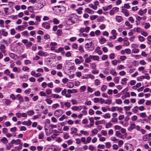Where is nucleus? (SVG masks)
<instances>
[{
  "label": "nucleus",
  "instance_id": "1",
  "mask_svg": "<svg viewBox=\"0 0 151 151\" xmlns=\"http://www.w3.org/2000/svg\"><path fill=\"white\" fill-rule=\"evenodd\" d=\"M85 47L88 50L92 51L94 48V46L92 42L87 43L85 45Z\"/></svg>",
  "mask_w": 151,
  "mask_h": 151
},
{
  "label": "nucleus",
  "instance_id": "2",
  "mask_svg": "<svg viewBox=\"0 0 151 151\" xmlns=\"http://www.w3.org/2000/svg\"><path fill=\"white\" fill-rule=\"evenodd\" d=\"M11 144H14L15 145H19L22 146V143L21 142V140L19 139H12L11 142Z\"/></svg>",
  "mask_w": 151,
  "mask_h": 151
},
{
  "label": "nucleus",
  "instance_id": "3",
  "mask_svg": "<svg viewBox=\"0 0 151 151\" xmlns=\"http://www.w3.org/2000/svg\"><path fill=\"white\" fill-rule=\"evenodd\" d=\"M63 112L62 110L59 109L55 110L54 112L55 116L59 117L62 115Z\"/></svg>",
  "mask_w": 151,
  "mask_h": 151
},
{
  "label": "nucleus",
  "instance_id": "4",
  "mask_svg": "<svg viewBox=\"0 0 151 151\" xmlns=\"http://www.w3.org/2000/svg\"><path fill=\"white\" fill-rule=\"evenodd\" d=\"M111 33L112 35L110 37V39L114 40L116 38V36L118 34L115 29L112 30Z\"/></svg>",
  "mask_w": 151,
  "mask_h": 151
},
{
  "label": "nucleus",
  "instance_id": "5",
  "mask_svg": "<svg viewBox=\"0 0 151 151\" xmlns=\"http://www.w3.org/2000/svg\"><path fill=\"white\" fill-rule=\"evenodd\" d=\"M15 115L18 118H20L21 117H27V114L24 113L17 112L15 114Z\"/></svg>",
  "mask_w": 151,
  "mask_h": 151
},
{
  "label": "nucleus",
  "instance_id": "6",
  "mask_svg": "<svg viewBox=\"0 0 151 151\" xmlns=\"http://www.w3.org/2000/svg\"><path fill=\"white\" fill-rule=\"evenodd\" d=\"M82 108V106H75L72 107L71 109L74 111H80Z\"/></svg>",
  "mask_w": 151,
  "mask_h": 151
},
{
  "label": "nucleus",
  "instance_id": "7",
  "mask_svg": "<svg viewBox=\"0 0 151 151\" xmlns=\"http://www.w3.org/2000/svg\"><path fill=\"white\" fill-rule=\"evenodd\" d=\"M136 127V125L134 122H131L130 123V126L128 128V130L130 132H132Z\"/></svg>",
  "mask_w": 151,
  "mask_h": 151
},
{
  "label": "nucleus",
  "instance_id": "8",
  "mask_svg": "<svg viewBox=\"0 0 151 151\" xmlns=\"http://www.w3.org/2000/svg\"><path fill=\"white\" fill-rule=\"evenodd\" d=\"M42 27L46 29H50V24L47 22L43 23L42 24Z\"/></svg>",
  "mask_w": 151,
  "mask_h": 151
},
{
  "label": "nucleus",
  "instance_id": "9",
  "mask_svg": "<svg viewBox=\"0 0 151 151\" xmlns=\"http://www.w3.org/2000/svg\"><path fill=\"white\" fill-rule=\"evenodd\" d=\"M89 120L90 121V123L89 125L87 126V127L89 128H91L94 125V118L91 117L89 118Z\"/></svg>",
  "mask_w": 151,
  "mask_h": 151
},
{
  "label": "nucleus",
  "instance_id": "10",
  "mask_svg": "<svg viewBox=\"0 0 151 151\" xmlns=\"http://www.w3.org/2000/svg\"><path fill=\"white\" fill-rule=\"evenodd\" d=\"M57 45V43L55 42H51L50 45L51 46L50 49L52 50H55V46Z\"/></svg>",
  "mask_w": 151,
  "mask_h": 151
},
{
  "label": "nucleus",
  "instance_id": "11",
  "mask_svg": "<svg viewBox=\"0 0 151 151\" xmlns=\"http://www.w3.org/2000/svg\"><path fill=\"white\" fill-rule=\"evenodd\" d=\"M9 55L11 58L15 60L18 58V57L17 55L12 53H10L9 54Z\"/></svg>",
  "mask_w": 151,
  "mask_h": 151
},
{
  "label": "nucleus",
  "instance_id": "12",
  "mask_svg": "<svg viewBox=\"0 0 151 151\" xmlns=\"http://www.w3.org/2000/svg\"><path fill=\"white\" fill-rule=\"evenodd\" d=\"M38 54L40 56H43L44 57L47 56L48 54L46 52L43 51L42 50H40L38 52Z\"/></svg>",
  "mask_w": 151,
  "mask_h": 151
},
{
  "label": "nucleus",
  "instance_id": "13",
  "mask_svg": "<svg viewBox=\"0 0 151 151\" xmlns=\"http://www.w3.org/2000/svg\"><path fill=\"white\" fill-rule=\"evenodd\" d=\"M71 134H74L75 135H77L78 134L77 133L78 129L77 128L74 127H72L71 129Z\"/></svg>",
  "mask_w": 151,
  "mask_h": 151
},
{
  "label": "nucleus",
  "instance_id": "14",
  "mask_svg": "<svg viewBox=\"0 0 151 151\" xmlns=\"http://www.w3.org/2000/svg\"><path fill=\"white\" fill-rule=\"evenodd\" d=\"M115 19L116 22L118 23L121 22L123 20V19L122 17L119 15L116 16Z\"/></svg>",
  "mask_w": 151,
  "mask_h": 151
},
{
  "label": "nucleus",
  "instance_id": "15",
  "mask_svg": "<svg viewBox=\"0 0 151 151\" xmlns=\"http://www.w3.org/2000/svg\"><path fill=\"white\" fill-rule=\"evenodd\" d=\"M32 122L30 120H28L27 121H24L22 122V124L25 125H27L28 126L32 124Z\"/></svg>",
  "mask_w": 151,
  "mask_h": 151
},
{
  "label": "nucleus",
  "instance_id": "16",
  "mask_svg": "<svg viewBox=\"0 0 151 151\" xmlns=\"http://www.w3.org/2000/svg\"><path fill=\"white\" fill-rule=\"evenodd\" d=\"M25 29V26L24 25L18 26L15 28L16 30L18 31H22Z\"/></svg>",
  "mask_w": 151,
  "mask_h": 151
},
{
  "label": "nucleus",
  "instance_id": "17",
  "mask_svg": "<svg viewBox=\"0 0 151 151\" xmlns=\"http://www.w3.org/2000/svg\"><path fill=\"white\" fill-rule=\"evenodd\" d=\"M67 91L66 89H64L61 92V94L63 96H65L66 98H68L69 95H68V93H67Z\"/></svg>",
  "mask_w": 151,
  "mask_h": 151
},
{
  "label": "nucleus",
  "instance_id": "18",
  "mask_svg": "<svg viewBox=\"0 0 151 151\" xmlns=\"http://www.w3.org/2000/svg\"><path fill=\"white\" fill-rule=\"evenodd\" d=\"M106 41V39L102 36H101L99 39V42L101 44H103Z\"/></svg>",
  "mask_w": 151,
  "mask_h": 151
},
{
  "label": "nucleus",
  "instance_id": "19",
  "mask_svg": "<svg viewBox=\"0 0 151 151\" xmlns=\"http://www.w3.org/2000/svg\"><path fill=\"white\" fill-rule=\"evenodd\" d=\"M17 98L18 99L19 102H22L24 100L23 97L21 96L20 94H18L16 96Z\"/></svg>",
  "mask_w": 151,
  "mask_h": 151
},
{
  "label": "nucleus",
  "instance_id": "20",
  "mask_svg": "<svg viewBox=\"0 0 151 151\" xmlns=\"http://www.w3.org/2000/svg\"><path fill=\"white\" fill-rule=\"evenodd\" d=\"M0 142H1L6 144L8 142V140L6 137H3L2 138L0 139Z\"/></svg>",
  "mask_w": 151,
  "mask_h": 151
},
{
  "label": "nucleus",
  "instance_id": "21",
  "mask_svg": "<svg viewBox=\"0 0 151 151\" xmlns=\"http://www.w3.org/2000/svg\"><path fill=\"white\" fill-rule=\"evenodd\" d=\"M90 57H91V59L94 61H98L99 59V57L97 55H90Z\"/></svg>",
  "mask_w": 151,
  "mask_h": 151
},
{
  "label": "nucleus",
  "instance_id": "22",
  "mask_svg": "<svg viewBox=\"0 0 151 151\" xmlns=\"http://www.w3.org/2000/svg\"><path fill=\"white\" fill-rule=\"evenodd\" d=\"M110 73L111 75L114 76H116L117 75V73L114 68L111 69Z\"/></svg>",
  "mask_w": 151,
  "mask_h": 151
},
{
  "label": "nucleus",
  "instance_id": "23",
  "mask_svg": "<svg viewBox=\"0 0 151 151\" xmlns=\"http://www.w3.org/2000/svg\"><path fill=\"white\" fill-rule=\"evenodd\" d=\"M5 47L4 45L1 44L0 45V50L1 52L2 53H4L6 51L5 50Z\"/></svg>",
  "mask_w": 151,
  "mask_h": 151
},
{
  "label": "nucleus",
  "instance_id": "24",
  "mask_svg": "<svg viewBox=\"0 0 151 151\" xmlns=\"http://www.w3.org/2000/svg\"><path fill=\"white\" fill-rule=\"evenodd\" d=\"M112 7V5H110L107 6H105L103 7V9L104 11H106L111 9Z\"/></svg>",
  "mask_w": 151,
  "mask_h": 151
},
{
  "label": "nucleus",
  "instance_id": "25",
  "mask_svg": "<svg viewBox=\"0 0 151 151\" xmlns=\"http://www.w3.org/2000/svg\"><path fill=\"white\" fill-rule=\"evenodd\" d=\"M51 96L52 98L57 99H60L62 97L61 96H60L57 94L53 93L52 94Z\"/></svg>",
  "mask_w": 151,
  "mask_h": 151
},
{
  "label": "nucleus",
  "instance_id": "26",
  "mask_svg": "<svg viewBox=\"0 0 151 151\" xmlns=\"http://www.w3.org/2000/svg\"><path fill=\"white\" fill-rule=\"evenodd\" d=\"M133 30L134 32L137 33H141L142 31V29L140 27H137L134 28Z\"/></svg>",
  "mask_w": 151,
  "mask_h": 151
},
{
  "label": "nucleus",
  "instance_id": "27",
  "mask_svg": "<svg viewBox=\"0 0 151 151\" xmlns=\"http://www.w3.org/2000/svg\"><path fill=\"white\" fill-rule=\"evenodd\" d=\"M150 137L148 136L147 134H146L143 136L142 139L144 141H147L149 140Z\"/></svg>",
  "mask_w": 151,
  "mask_h": 151
},
{
  "label": "nucleus",
  "instance_id": "28",
  "mask_svg": "<svg viewBox=\"0 0 151 151\" xmlns=\"http://www.w3.org/2000/svg\"><path fill=\"white\" fill-rule=\"evenodd\" d=\"M85 11L86 12L89 14H93L94 13V11L93 10H91L88 8H86L85 9Z\"/></svg>",
  "mask_w": 151,
  "mask_h": 151
},
{
  "label": "nucleus",
  "instance_id": "29",
  "mask_svg": "<svg viewBox=\"0 0 151 151\" xmlns=\"http://www.w3.org/2000/svg\"><path fill=\"white\" fill-rule=\"evenodd\" d=\"M44 136V133L41 132L38 135V139H43Z\"/></svg>",
  "mask_w": 151,
  "mask_h": 151
},
{
  "label": "nucleus",
  "instance_id": "30",
  "mask_svg": "<svg viewBox=\"0 0 151 151\" xmlns=\"http://www.w3.org/2000/svg\"><path fill=\"white\" fill-rule=\"evenodd\" d=\"M83 10V8L82 7H79L78 9H76V11L79 14H81L82 13V10Z\"/></svg>",
  "mask_w": 151,
  "mask_h": 151
},
{
  "label": "nucleus",
  "instance_id": "31",
  "mask_svg": "<svg viewBox=\"0 0 151 151\" xmlns=\"http://www.w3.org/2000/svg\"><path fill=\"white\" fill-rule=\"evenodd\" d=\"M94 83L96 86H99L101 84V82L99 79H96L94 81Z\"/></svg>",
  "mask_w": 151,
  "mask_h": 151
},
{
  "label": "nucleus",
  "instance_id": "32",
  "mask_svg": "<svg viewBox=\"0 0 151 151\" xmlns=\"http://www.w3.org/2000/svg\"><path fill=\"white\" fill-rule=\"evenodd\" d=\"M90 65L91 69L93 70H95L96 68V65L95 63H91Z\"/></svg>",
  "mask_w": 151,
  "mask_h": 151
},
{
  "label": "nucleus",
  "instance_id": "33",
  "mask_svg": "<svg viewBox=\"0 0 151 151\" xmlns=\"http://www.w3.org/2000/svg\"><path fill=\"white\" fill-rule=\"evenodd\" d=\"M125 24L126 26L128 27L129 29H130L132 27V25L130 24V23L128 21H126Z\"/></svg>",
  "mask_w": 151,
  "mask_h": 151
},
{
  "label": "nucleus",
  "instance_id": "34",
  "mask_svg": "<svg viewBox=\"0 0 151 151\" xmlns=\"http://www.w3.org/2000/svg\"><path fill=\"white\" fill-rule=\"evenodd\" d=\"M98 130L96 128L93 129L92 131V136H94L98 132Z\"/></svg>",
  "mask_w": 151,
  "mask_h": 151
},
{
  "label": "nucleus",
  "instance_id": "35",
  "mask_svg": "<svg viewBox=\"0 0 151 151\" xmlns=\"http://www.w3.org/2000/svg\"><path fill=\"white\" fill-rule=\"evenodd\" d=\"M120 78V76L115 77L114 79V82L116 84L119 83Z\"/></svg>",
  "mask_w": 151,
  "mask_h": 151
},
{
  "label": "nucleus",
  "instance_id": "36",
  "mask_svg": "<svg viewBox=\"0 0 151 151\" xmlns=\"http://www.w3.org/2000/svg\"><path fill=\"white\" fill-rule=\"evenodd\" d=\"M67 86L69 88H72L74 87V83L72 82H68L67 84Z\"/></svg>",
  "mask_w": 151,
  "mask_h": 151
},
{
  "label": "nucleus",
  "instance_id": "37",
  "mask_svg": "<svg viewBox=\"0 0 151 151\" xmlns=\"http://www.w3.org/2000/svg\"><path fill=\"white\" fill-rule=\"evenodd\" d=\"M1 35L4 36L6 37L8 35V32L5 31V29H2L1 30Z\"/></svg>",
  "mask_w": 151,
  "mask_h": 151
},
{
  "label": "nucleus",
  "instance_id": "38",
  "mask_svg": "<svg viewBox=\"0 0 151 151\" xmlns=\"http://www.w3.org/2000/svg\"><path fill=\"white\" fill-rule=\"evenodd\" d=\"M128 79L127 78H124L122 79L121 83L123 85H125L127 83Z\"/></svg>",
  "mask_w": 151,
  "mask_h": 151
},
{
  "label": "nucleus",
  "instance_id": "39",
  "mask_svg": "<svg viewBox=\"0 0 151 151\" xmlns=\"http://www.w3.org/2000/svg\"><path fill=\"white\" fill-rule=\"evenodd\" d=\"M22 36H24L28 37L29 36L28 32L27 31H25L22 32L21 33Z\"/></svg>",
  "mask_w": 151,
  "mask_h": 151
},
{
  "label": "nucleus",
  "instance_id": "40",
  "mask_svg": "<svg viewBox=\"0 0 151 151\" xmlns=\"http://www.w3.org/2000/svg\"><path fill=\"white\" fill-rule=\"evenodd\" d=\"M88 6L91 8L93 9L94 10H96L97 9V7L95 6L94 5H93L92 4H91L88 5Z\"/></svg>",
  "mask_w": 151,
  "mask_h": 151
},
{
  "label": "nucleus",
  "instance_id": "41",
  "mask_svg": "<svg viewBox=\"0 0 151 151\" xmlns=\"http://www.w3.org/2000/svg\"><path fill=\"white\" fill-rule=\"evenodd\" d=\"M145 77L144 76H141L139 77H137V80L138 81H141Z\"/></svg>",
  "mask_w": 151,
  "mask_h": 151
},
{
  "label": "nucleus",
  "instance_id": "42",
  "mask_svg": "<svg viewBox=\"0 0 151 151\" xmlns=\"http://www.w3.org/2000/svg\"><path fill=\"white\" fill-rule=\"evenodd\" d=\"M130 95L129 92L127 93L124 95L122 96V99H125L127 97H130Z\"/></svg>",
  "mask_w": 151,
  "mask_h": 151
},
{
  "label": "nucleus",
  "instance_id": "43",
  "mask_svg": "<svg viewBox=\"0 0 151 151\" xmlns=\"http://www.w3.org/2000/svg\"><path fill=\"white\" fill-rule=\"evenodd\" d=\"M64 48L62 47H59L58 50H55V52L56 53H59L63 51Z\"/></svg>",
  "mask_w": 151,
  "mask_h": 151
},
{
  "label": "nucleus",
  "instance_id": "44",
  "mask_svg": "<svg viewBox=\"0 0 151 151\" xmlns=\"http://www.w3.org/2000/svg\"><path fill=\"white\" fill-rule=\"evenodd\" d=\"M103 117L105 119H109L111 117V115L109 113H107L103 115Z\"/></svg>",
  "mask_w": 151,
  "mask_h": 151
},
{
  "label": "nucleus",
  "instance_id": "45",
  "mask_svg": "<svg viewBox=\"0 0 151 151\" xmlns=\"http://www.w3.org/2000/svg\"><path fill=\"white\" fill-rule=\"evenodd\" d=\"M80 133L85 136H88L89 135V133L87 131H84L83 130H81L80 131Z\"/></svg>",
  "mask_w": 151,
  "mask_h": 151
},
{
  "label": "nucleus",
  "instance_id": "46",
  "mask_svg": "<svg viewBox=\"0 0 151 151\" xmlns=\"http://www.w3.org/2000/svg\"><path fill=\"white\" fill-rule=\"evenodd\" d=\"M115 103L117 104H122V101L120 99H116L115 100Z\"/></svg>",
  "mask_w": 151,
  "mask_h": 151
},
{
  "label": "nucleus",
  "instance_id": "47",
  "mask_svg": "<svg viewBox=\"0 0 151 151\" xmlns=\"http://www.w3.org/2000/svg\"><path fill=\"white\" fill-rule=\"evenodd\" d=\"M111 140L113 141L115 143H116L119 140L118 139H116L115 137H112L111 138Z\"/></svg>",
  "mask_w": 151,
  "mask_h": 151
},
{
  "label": "nucleus",
  "instance_id": "48",
  "mask_svg": "<svg viewBox=\"0 0 151 151\" xmlns=\"http://www.w3.org/2000/svg\"><path fill=\"white\" fill-rule=\"evenodd\" d=\"M125 68V67L124 65H118L116 68V69L118 70H121L122 69H124Z\"/></svg>",
  "mask_w": 151,
  "mask_h": 151
},
{
  "label": "nucleus",
  "instance_id": "49",
  "mask_svg": "<svg viewBox=\"0 0 151 151\" xmlns=\"http://www.w3.org/2000/svg\"><path fill=\"white\" fill-rule=\"evenodd\" d=\"M106 147L107 148H110L111 146V145L110 142H106L105 143Z\"/></svg>",
  "mask_w": 151,
  "mask_h": 151
},
{
  "label": "nucleus",
  "instance_id": "50",
  "mask_svg": "<svg viewBox=\"0 0 151 151\" xmlns=\"http://www.w3.org/2000/svg\"><path fill=\"white\" fill-rule=\"evenodd\" d=\"M138 106H135L132 110L134 113H136L138 111Z\"/></svg>",
  "mask_w": 151,
  "mask_h": 151
},
{
  "label": "nucleus",
  "instance_id": "51",
  "mask_svg": "<svg viewBox=\"0 0 151 151\" xmlns=\"http://www.w3.org/2000/svg\"><path fill=\"white\" fill-rule=\"evenodd\" d=\"M27 9L28 11L31 13H33L34 12V10L32 6H28L27 8Z\"/></svg>",
  "mask_w": 151,
  "mask_h": 151
},
{
  "label": "nucleus",
  "instance_id": "52",
  "mask_svg": "<svg viewBox=\"0 0 151 151\" xmlns=\"http://www.w3.org/2000/svg\"><path fill=\"white\" fill-rule=\"evenodd\" d=\"M27 114L29 116H32L35 113L34 111L33 110H30L27 112Z\"/></svg>",
  "mask_w": 151,
  "mask_h": 151
},
{
  "label": "nucleus",
  "instance_id": "53",
  "mask_svg": "<svg viewBox=\"0 0 151 151\" xmlns=\"http://www.w3.org/2000/svg\"><path fill=\"white\" fill-rule=\"evenodd\" d=\"M45 101L47 103L49 104H51L52 103V101L49 99H46L45 100Z\"/></svg>",
  "mask_w": 151,
  "mask_h": 151
},
{
  "label": "nucleus",
  "instance_id": "54",
  "mask_svg": "<svg viewBox=\"0 0 151 151\" xmlns=\"http://www.w3.org/2000/svg\"><path fill=\"white\" fill-rule=\"evenodd\" d=\"M90 57V55L89 57L85 60V62L86 63H89L91 60V58Z\"/></svg>",
  "mask_w": 151,
  "mask_h": 151
},
{
  "label": "nucleus",
  "instance_id": "55",
  "mask_svg": "<svg viewBox=\"0 0 151 151\" xmlns=\"http://www.w3.org/2000/svg\"><path fill=\"white\" fill-rule=\"evenodd\" d=\"M107 89V86L105 85H102L101 87V90L103 92H104Z\"/></svg>",
  "mask_w": 151,
  "mask_h": 151
},
{
  "label": "nucleus",
  "instance_id": "56",
  "mask_svg": "<svg viewBox=\"0 0 151 151\" xmlns=\"http://www.w3.org/2000/svg\"><path fill=\"white\" fill-rule=\"evenodd\" d=\"M59 106V104L57 103L54 104L52 106V108L53 109H56L58 108Z\"/></svg>",
  "mask_w": 151,
  "mask_h": 151
},
{
  "label": "nucleus",
  "instance_id": "57",
  "mask_svg": "<svg viewBox=\"0 0 151 151\" xmlns=\"http://www.w3.org/2000/svg\"><path fill=\"white\" fill-rule=\"evenodd\" d=\"M138 38L139 40L141 42H143L145 40V38L140 35L138 36Z\"/></svg>",
  "mask_w": 151,
  "mask_h": 151
},
{
  "label": "nucleus",
  "instance_id": "58",
  "mask_svg": "<svg viewBox=\"0 0 151 151\" xmlns=\"http://www.w3.org/2000/svg\"><path fill=\"white\" fill-rule=\"evenodd\" d=\"M62 90V88L59 87H57L55 88V91L56 93H59Z\"/></svg>",
  "mask_w": 151,
  "mask_h": 151
},
{
  "label": "nucleus",
  "instance_id": "59",
  "mask_svg": "<svg viewBox=\"0 0 151 151\" xmlns=\"http://www.w3.org/2000/svg\"><path fill=\"white\" fill-rule=\"evenodd\" d=\"M124 108L125 110V111H127L130 110L132 108V106H124Z\"/></svg>",
  "mask_w": 151,
  "mask_h": 151
},
{
  "label": "nucleus",
  "instance_id": "60",
  "mask_svg": "<svg viewBox=\"0 0 151 151\" xmlns=\"http://www.w3.org/2000/svg\"><path fill=\"white\" fill-rule=\"evenodd\" d=\"M106 27V26L104 24H101L99 26V29L101 30H104Z\"/></svg>",
  "mask_w": 151,
  "mask_h": 151
},
{
  "label": "nucleus",
  "instance_id": "61",
  "mask_svg": "<svg viewBox=\"0 0 151 151\" xmlns=\"http://www.w3.org/2000/svg\"><path fill=\"white\" fill-rule=\"evenodd\" d=\"M145 101V100L144 99H139L138 102V104H143Z\"/></svg>",
  "mask_w": 151,
  "mask_h": 151
},
{
  "label": "nucleus",
  "instance_id": "62",
  "mask_svg": "<svg viewBox=\"0 0 151 151\" xmlns=\"http://www.w3.org/2000/svg\"><path fill=\"white\" fill-rule=\"evenodd\" d=\"M115 58V54L114 53H112L109 55V58L110 59L112 60Z\"/></svg>",
  "mask_w": 151,
  "mask_h": 151
},
{
  "label": "nucleus",
  "instance_id": "63",
  "mask_svg": "<svg viewBox=\"0 0 151 151\" xmlns=\"http://www.w3.org/2000/svg\"><path fill=\"white\" fill-rule=\"evenodd\" d=\"M150 26V25L149 23L146 22L145 23V26L144 28L146 29H147L149 28Z\"/></svg>",
  "mask_w": 151,
  "mask_h": 151
},
{
  "label": "nucleus",
  "instance_id": "64",
  "mask_svg": "<svg viewBox=\"0 0 151 151\" xmlns=\"http://www.w3.org/2000/svg\"><path fill=\"white\" fill-rule=\"evenodd\" d=\"M147 43L148 44L150 45L151 44V36L149 35L147 37Z\"/></svg>",
  "mask_w": 151,
  "mask_h": 151
}]
</instances>
